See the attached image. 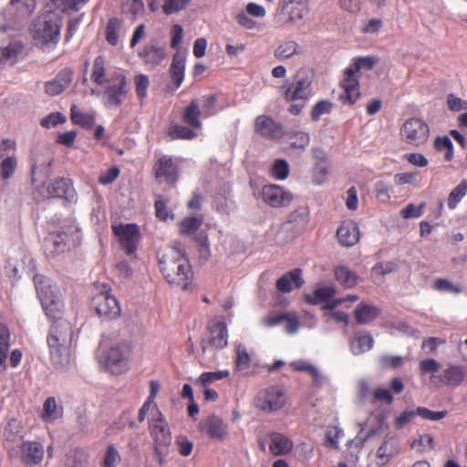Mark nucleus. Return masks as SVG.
<instances>
[{
  "instance_id": "f257e3e1",
  "label": "nucleus",
  "mask_w": 467,
  "mask_h": 467,
  "mask_svg": "<svg viewBox=\"0 0 467 467\" xmlns=\"http://www.w3.org/2000/svg\"><path fill=\"white\" fill-rule=\"evenodd\" d=\"M159 265L163 277L171 285L187 289L192 279L189 260L181 250L168 247L159 253Z\"/></svg>"
},
{
  "instance_id": "f03ea898",
  "label": "nucleus",
  "mask_w": 467,
  "mask_h": 467,
  "mask_svg": "<svg viewBox=\"0 0 467 467\" xmlns=\"http://www.w3.org/2000/svg\"><path fill=\"white\" fill-rule=\"evenodd\" d=\"M56 319L49 330L47 344L53 366L57 369H64L69 364L68 345L72 338V329L67 320L59 317Z\"/></svg>"
},
{
  "instance_id": "7ed1b4c3",
  "label": "nucleus",
  "mask_w": 467,
  "mask_h": 467,
  "mask_svg": "<svg viewBox=\"0 0 467 467\" xmlns=\"http://www.w3.org/2000/svg\"><path fill=\"white\" fill-rule=\"evenodd\" d=\"M62 16L56 11H48L38 16L33 25V36L43 50L57 45L60 39Z\"/></svg>"
},
{
  "instance_id": "20e7f679",
  "label": "nucleus",
  "mask_w": 467,
  "mask_h": 467,
  "mask_svg": "<svg viewBox=\"0 0 467 467\" xmlns=\"http://www.w3.org/2000/svg\"><path fill=\"white\" fill-rule=\"evenodd\" d=\"M311 84V73L306 69H300L296 75L295 81L285 89L284 97L287 102L291 103L288 109L291 114H300L312 93Z\"/></svg>"
},
{
  "instance_id": "39448f33",
  "label": "nucleus",
  "mask_w": 467,
  "mask_h": 467,
  "mask_svg": "<svg viewBox=\"0 0 467 467\" xmlns=\"http://www.w3.org/2000/svg\"><path fill=\"white\" fill-rule=\"evenodd\" d=\"M34 283L37 296L47 316L51 318L58 317L61 314L62 304L52 281L42 275H36L34 276Z\"/></svg>"
},
{
  "instance_id": "423d86ee",
  "label": "nucleus",
  "mask_w": 467,
  "mask_h": 467,
  "mask_svg": "<svg viewBox=\"0 0 467 467\" xmlns=\"http://www.w3.org/2000/svg\"><path fill=\"white\" fill-rule=\"evenodd\" d=\"M132 357V345L128 341H120L111 346L106 352L102 362L105 369L113 375H119L129 369Z\"/></svg>"
},
{
  "instance_id": "0eeeda50",
  "label": "nucleus",
  "mask_w": 467,
  "mask_h": 467,
  "mask_svg": "<svg viewBox=\"0 0 467 467\" xmlns=\"http://www.w3.org/2000/svg\"><path fill=\"white\" fill-rule=\"evenodd\" d=\"M150 435L153 438L154 453L159 464L164 463V459L168 454V447L171 443V435L167 423L160 411H157L156 418L150 421Z\"/></svg>"
},
{
  "instance_id": "6e6552de",
  "label": "nucleus",
  "mask_w": 467,
  "mask_h": 467,
  "mask_svg": "<svg viewBox=\"0 0 467 467\" xmlns=\"http://www.w3.org/2000/svg\"><path fill=\"white\" fill-rule=\"evenodd\" d=\"M228 344L227 326L223 317H215L207 325V335L202 339V352H212L225 348Z\"/></svg>"
},
{
  "instance_id": "1a4fd4ad",
  "label": "nucleus",
  "mask_w": 467,
  "mask_h": 467,
  "mask_svg": "<svg viewBox=\"0 0 467 467\" xmlns=\"http://www.w3.org/2000/svg\"><path fill=\"white\" fill-rule=\"evenodd\" d=\"M309 221V212L307 208H301L294 211L280 227L276 241L284 244L292 241L298 234L305 230Z\"/></svg>"
},
{
  "instance_id": "9d476101",
  "label": "nucleus",
  "mask_w": 467,
  "mask_h": 467,
  "mask_svg": "<svg viewBox=\"0 0 467 467\" xmlns=\"http://www.w3.org/2000/svg\"><path fill=\"white\" fill-rule=\"evenodd\" d=\"M308 14L306 0H280L275 20L281 26L293 25Z\"/></svg>"
},
{
  "instance_id": "9b49d317",
  "label": "nucleus",
  "mask_w": 467,
  "mask_h": 467,
  "mask_svg": "<svg viewBox=\"0 0 467 467\" xmlns=\"http://www.w3.org/2000/svg\"><path fill=\"white\" fill-rule=\"evenodd\" d=\"M429 132L428 125L423 120L416 118L407 119L400 129L402 140L406 143L417 147L427 141Z\"/></svg>"
},
{
  "instance_id": "f8f14e48",
  "label": "nucleus",
  "mask_w": 467,
  "mask_h": 467,
  "mask_svg": "<svg viewBox=\"0 0 467 467\" xmlns=\"http://www.w3.org/2000/svg\"><path fill=\"white\" fill-rule=\"evenodd\" d=\"M76 237H78V229L74 225H69L67 230L51 233L45 239L46 251L51 254L62 253L69 243H75Z\"/></svg>"
},
{
  "instance_id": "ddd939ff",
  "label": "nucleus",
  "mask_w": 467,
  "mask_h": 467,
  "mask_svg": "<svg viewBox=\"0 0 467 467\" xmlns=\"http://www.w3.org/2000/svg\"><path fill=\"white\" fill-rule=\"evenodd\" d=\"M285 404L284 389L278 386H272L261 391L256 397V406L268 411H276Z\"/></svg>"
},
{
  "instance_id": "4468645a",
  "label": "nucleus",
  "mask_w": 467,
  "mask_h": 467,
  "mask_svg": "<svg viewBox=\"0 0 467 467\" xmlns=\"http://www.w3.org/2000/svg\"><path fill=\"white\" fill-rule=\"evenodd\" d=\"M97 314L103 319H116L120 315V306L115 296L108 292H101L92 299Z\"/></svg>"
},
{
  "instance_id": "2eb2a0df",
  "label": "nucleus",
  "mask_w": 467,
  "mask_h": 467,
  "mask_svg": "<svg viewBox=\"0 0 467 467\" xmlns=\"http://www.w3.org/2000/svg\"><path fill=\"white\" fill-rule=\"evenodd\" d=\"M114 234L119 237L122 249L128 255H132L140 241V229L136 224H119L113 226Z\"/></svg>"
},
{
  "instance_id": "dca6fc26",
  "label": "nucleus",
  "mask_w": 467,
  "mask_h": 467,
  "mask_svg": "<svg viewBox=\"0 0 467 467\" xmlns=\"http://www.w3.org/2000/svg\"><path fill=\"white\" fill-rule=\"evenodd\" d=\"M341 86L344 89V93L340 95L339 99L343 104L353 105L359 98V91L357 72L352 67L345 70Z\"/></svg>"
},
{
  "instance_id": "f3484780",
  "label": "nucleus",
  "mask_w": 467,
  "mask_h": 467,
  "mask_svg": "<svg viewBox=\"0 0 467 467\" xmlns=\"http://www.w3.org/2000/svg\"><path fill=\"white\" fill-rule=\"evenodd\" d=\"M262 197L265 203L272 207H283L288 205L292 200L291 192L285 191L282 187L270 184L262 189Z\"/></svg>"
},
{
  "instance_id": "a211bd4d",
  "label": "nucleus",
  "mask_w": 467,
  "mask_h": 467,
  "mask_svg": "<svg viewBox=\"0 0 467 467\" xmlns=\"http://www.w3.org/2000/svg\"><path fill=\"white\" fill-rule=\"evenodd\" d=\"M202 432L214 440L223 441L228 434L227 424L215 416L210 415L200 422Z\"/></svg>"
},
{
  "instance_id": "6ab92c4d",
  "label": "nucleus",
  "mask_w": 467,
  "mask_h": 467,
  "mask_svg": "<svg viewBox=\"0 0 467 467\" xmlns=\"http://www.w3.org/2000/svg\"><path fill=\"white\" fill-rule=\"evenodd\" d=\"M254 129L258 134L267 139H279L284 134L283 127L265 115L256 118Z\"/></svg>"
},
{
  "instance_id": "aec40b11",
  "label": "nucleus",
  "mask_w": 467,
  "mask_h": 467,
  "mask_svg": "<svg viewBox=\"0 0 467 467\" xmlns=\"http://www.w3.org/2000/svg\"><path fill=\"white\" fill-rule=\"evenodd\" d=\"M125 85V78L119 75L116 78V83L109 85L105 89L103 98L107 107H118L122 103L126 94V90L124 89Z\"/></svg>"
},
{
  "instance_id": "412c9836",
  "label": "nucleus",
  "mask_w": 467,
  "mask_h": 467,
  "mask_svg": "<svg viewBox=\"0 0 467 467\" xmlns=\"http://www.w3.org/2000/svg\"><path fill=\"white\" fill-rule=\"evenodd\" d=\"M73 72L71 69L64 68L54 79L47 81L45 91L49 96H57L64 92L72 81Z\"/></svg>"
},
{
  "instance_id": "4be33fe9",
  "label": "nucleus",
  "mask_w": 467,
  "mask_h": 467,
  "mask_svg": "<svg viewBox=\"0 0 467 467\" xmlns=\"http://www.w3.org/2000/svg\"><path fill=\"white\" fill-rule=\"evenodd\" d=\"M47 192L51 197L64 198L67 201H72L75 198V190L71 180L68 178H56L47 186Z\"/></svg>"
},
{
  "instance_id": "5701e85b",
  "label": "nucleus",
  "mask_w": 467,
  "mask_h": 467,
  "mask_svg": "<svg viewBox=\"0 0 467 467\" xmlns=\"http://www.w3.org/2000/svg\"><path fill=\"white\" fill-rule=\"evenodd\" d=\"M337 235L342 245L347 247L353 246L359 240L358 226L353 221L344 222L338 227Z\"/></svg>"
},
{
  "instance_id": "b1692460",
  "label": "nucleus",
  "mask_w": 467,
  "mask_h": 467,
  "mask_svg": "<svg viewBox=\"0 0 467 467\" xmlns=\"http://www.w3.org/2000/svg\"><path fill=\"white\" fill-rule=\"evenodd\" d=\"M23 462L28 465L38 464L44 457L43 446L36 441H25L21 446Z\"/></svg>"
},
{
  "instance_id": "393cba45",
  "label": "nucleus",
  "mask_w": 467,
  "mask_h": 467,
  "mask_svg": "<svg viewBox=\"0 0 467 467\" xmlns=\"http://www.w3.org/2000/svg\"><path fill=\"white\" fill-rule=\"evenodd\" d=\"M304 281L301 277V270L296 268L287 272L276 281V288L279 292L289 293L294 288L301 287Z\"/></svg>"
},
{
  "instance_id": "a878e982",
  "label": "nucleus",
  "mask_w": 467,
  "mask_h": 467,
  "mask_svg": "<svg viewBox=\"0 0 467 467\" xmlns=\"http://www.w3.org/2000/svg\"><path fill=\"white\" fill-rule=\"evenodd\" d=\"M399 453V441L394 436H386L384 441L377 451V459L379 465H384L391 457Z\"/></svg>"
},
{
  "instance_id": "bb28decb",
  "label": "nucleus",
  "mask_w": 467,
  "mask_h": 467,
  "mask_svg": "<svg viewBox=\"0 0 467 467\" xmlns=\"http://www.w3.org/2000/svg\"><path fill=\"white\" fill-rule=\"evenodd\" d=\"M380 315V309L375 305L360 303L354 310V317L358 324L365 325L372 322Z\"/></svg>"
},
{
  "instance_id": "cd10ccee",
  "label": "nucleus",
  "mask_w": 467,
  "mask_h": 467,
  "mask_svg": "<svg viewBox=\"0 0 467 467\" xmlns=\"http://www.w3.org/2000/svg\"><path fill=\"white\" fill-rule=\"evenodd\" d=\"M373 337L368 332H358L349 339V347L354 355H360L373 347Z\"/></svg>"
},
{
  "instance_id": "c85d7f7f",
  "label": "nucleus",
  "mask_w": 467,
  "mask_h": 467,
  "mask_svg": "<svg viewBox=\"0 0 467 467\" xmlns=\"http://www.w3.org/2000/svg\"><path fill=\"white\" fill-rule=\"evenodd\" d=\"M293 448L292 441L281 433L270 434L269 449L274 455H283L289 452Z\"/></svg>"
},
{
  "instance_id": "c756f323",
  "label": "nucleus",
  "mask_w": 467,
  "mask_h": 467,
  "mask_svg": "<svg viewBox=\"0 0 467 467\" xmlns=\"http://www.w3.org/2000/svg\"><path fill=\"white\" fill-rule=\"evenodd\" d=\"M156 176L158 178L163 177L168 183H173L176 181V168L171 158L163 156L159 160Z\"/></svg>"
},
{
  "instance_id": "7c9ffc66",
  "label": "nucleus",
  "mask_w": 467,
  "mask_h": 467,
  "mask_svg": "<svg viewBox=\"0 0 467 467\" xmlns=\"http://www.w3.org/2000/svg\"><path fill=\"white\" fill-rule=\"evenodd\" d=\"M290 367L295 371H305L311 375L313 378V383L317 387H320L323 383V377L320 373L319 369L311 365L309 362L306 360H296L290 364Z\"/></svg>"
},
{
  "instance_id": "2f4dec72",
  "label": "nucleus",
  "mask_w": 467,
  "mask_h": 467,
  "mask_svg": "<svg viewBox=\"0 0 467 467\" xmlns=\"http://www.w3.org/2000/svg\"><path fill=\"white\" fill-rule=\"evenodd\" d=\"M185 58L184 56L176 52L173 56L172 62L170 67L171 77L173 79L176 87H179L184 78Z\"/></svg>"
},
{
  "instance_id": "473e14b6",
  "label": "nucleus",
  "mask_w": 467,
  "mask_h": 467,
  "mask_svg": "<svg viewBox=\"0 0 467 467\" xmlns=\"http://www.w3.org/2000/svg\"><path fill=\"white\" fill-rule=\"evenodd\" d=\"M465 378V371L461 366L450 365L443 371V382L446 385L457 387Z\"/></svg>"
},
{
  "instance_id": "72a5a7b5",
  "label": "nucleus",
  "mask_w": 467,
  "mask_h": 467,
  "mask_svg": "<svg viewBox=\"0 0 467 467\" xmlns=\"http://www.w3.org/2000/svg\"><path fill=\"white\" fill-rule=\"evenodd\" d=\"M335 276L337 281L346 288H351L358 282V275L344 265H339L335 268Z\"/></svg>"
},
{
  "instance_id": "f704fd0d",
  "label": "nucleus",
  "mask_w": 467,
  "mask_h": 467,
  "mask_svg": "<svg viewBox=\"0 0 467 467\" xmlns=\"http://www.w3.org/2000/svg\"><path fill=\"white\" fill-rule=\"evenodd\" d=\"M62 416V409L57 407L54 397L47 398L43 405L42 419L47 422H52Z\"/></svg>"
},
{
  "instance_id": "c9c22d12",
  "label": "nucleus",
  "mask_w": 467,
  "mask_h": 467,
  "mask_svg": "<svg viewBox=\"0 0 467 467\" xmlns=\"http://www.w3.org/2000/svg\"><path fill=\"white\" fill-rule=\"evenodd\" d=\"M88 454L82 449H75L67 454L66 467H88Z\"/></svg>"
},
{
  "instance_id": "e433bc0d",
  "label": "nucleus",
  "mask_w": 467,
  "mask_h": 467,
  "mask_svg": "<svg viewBox=\"0 0 467 467\" xmlns=\"http://www.w3.org/2000/svg\"><path fill=\"white\" fill-rule=\"evenodd\" d=\"M140 56L145 59L146 63L157 65L164 58L165 50L163 47L150 45L140 51Z\"/></svg>"
},
{
  "instance_id": "4c0bfd02",
  "label": "nucleus",
  "mask_w": 467,
  "mask_h": 467,
  "mask_svg": "<svg viewBox=\"0 0 467 467\" xmlns=\"http://www.w3.org/2000/svg\"><path fill=\"white\" fill-rule=\"evenodd\" d=\"M298 48L299 46L296 41H286L275 48L274 56L278 60L288 59L299 53Z\"/></svg>"
},
{
  "instance_id": "58836bf2",
  "label": "nucleus",
  "mask_w": 467,
  "mask_h": 467,
  "mask_svg": "<svg viewBox=\"0 0 467 467\" xmlns=\"http://www.w3.org/2000/svg\"><path fill=\"white\" fill-rule=\"evenodd\" d=\"M22 50L23 46L19 42L10 43L6 47L0 50V63L9 62L14 64Z\"/></svg>"
},
{
  "instance_id": "ea45409f",
  "label": "nucleus",
  "mask_w": 467,
  "mask_h": 467,
  "mask_svg": "<svg viewBox=\"0 0 467 467\" xmlns=\"http://www.w3.org/2000/svg\"><path fill=\"white\" fill-rule=\"evenodd\" d=\"M52 5L63 13L78 12L87 0H50Z\"/></svg>"
},
{
  "instance_id": "a19ab883",
  "label": "nucleus",
  "mask_w": 467,
  "mask_h": 467,
  "mask_svg": "<svg viewBox=\"0 0 467 467\" xmlns=\"http://www.w3.org/2000/svg\"><path fill=\"white\" fill-rule=\"evenodd\" d=\"M105 58L99 56L95 58L92 67L91 79L98 85L105 83Z\"/></svg>"
},
{
  "instance_id": "79ce46f5",
  "label": "nucleus",
  "mask_w": 467,
  "mask_h": 467,
  "mask_svg": "<svg viewBox=\"0 0 467 467\" xmlns=\"http://www.w3.org/2000/svg\"><path fill=\"white\" fill-rule=\"evenodd\" d=\"M467 193V181L463 180L449 194L448 206L450 209H455L460 201Z\"/></svg>"
},
{
  "instance_id": "37998d69",
  "label": "nucleus",
  "mask_w": 467,
  "mask_h": 467,
  "mask_svg": "<svg viewBox=\"0 0 467 467\" xmlns=\"http://www.w3.org/2000/svg\"><path fill=\"white\" fill-rule=\"evenodd\" d=\"M200 109L199 105L196 101L192 100L190 106L186 109L185 113L183 115V119L186 123L193 128H200L201 121L199 120L200 117Z\"/></svg>"
},
{
  "instance_id": "c03bdc74",
  "label": "nucleus",
  "mask_w": 467,
  "mask_h": 467,
  "mask_svg": "<svg viewBox=\"0 0 467 467\" xmlns=\"http://www.w3.org/2000/svg\"><path fill=\"white\" fill-rule=\"evenodd\" d=\"M35 8V0H11L10 2V9L18 11L21 16H30Z\"/></svg>"
},
{
  "instance_id": "a18cd8bd",
  "label": "nucleus",
  "mask_w": 467,
  "mask_h": 467,
  "mask_svg": "<svg viewBox=\"0 0 467 467\" xmlns=\"http://www.w3.org/2000/svg\"><path fill=\"white\" fill-rule=\"evenodd\" d=\"M169 136L175 140V139H186L191 140L197 136L196 132H194L192 130L182 126V125H171L169 129L168 132Z\"/></svg>"
},
{
  "instance_id": "49530a36",
  "label": "nucleus",
  "mask_w": 467,
  "mask_h": 467,
  "mask_svg": "<svg viewBox=\"0 0 467 467\" xmlns=\"http://www.w3.org/2000/svg\"><path fill=\"white\" fill-rule=\"evenodd\" d=\"M71 119L74 123L86 128L92 127L95 122L92 115L82 113L76 106L71 108Z\"/></svg>"
},
{
  "instance_id": "de8ad7c7",
  "label": "nucleus",
  "mask_w": 467,
  "mask_h": 467,
  "mask_svg": "<svg viewBox=\"0 0 467 467\" xmlns=\"http://www.w3.org/2000/svg\"><path fill=\"white\" fill-rule=\"evenodd\" d=\"M335 294V289L331 286H325L317 289L312 296H307L308 302L313 305L319 304L331 298Z\"/></svg>"
},
{
  "instance_id": "09e8293b",
  "label": "nucleus",
  "mask_w": 467,
  "mask_h": 467,
  "mask_svg": "<svg viewBox=\"0 0 467 467\" xmlns=\"http://www.w3.org/2000/svg\"><path fill=\"white\" fill-rule=\"evenodd\" d=\"M17 165L16 156L5 158L0 164L1 178L3 180L9 179L15 172Z\"/></svg>"
},
{
  "instance_id": "8fccbe9b",
  "label": "nucleus",
  "mask_w": 467,
  "mask_h": 467,
  "mask_svg": "<svg viewBox=\"0 0 467 467\" xmlns=\"http://www.w3.org/2000/svg\"><path fill=\"white\" fill-rule=\"evenodd\" d=\"M120 27V22L118 18H111L106 27V38L113 46L117 45L119 40L118 31Z\"/></svg>"
},
{
  "instance_id": "3c124183",
  "label": "nucleus",
  "mask_w": 467,
  "mask_h": 467,
  "mask_svg": "<svg viewBox=\"0 0 467 467\" xmlns=\"http://www.w3.org/2000/svg\"><path fill=\"white\" fill-rule=\"evenodd\" d=\"M191 0H164L162 10L166 15L180 12L185 9Z\"/></svg>"
},
{
  "instance_id": "603ef678",
  "label": "nucleus",
  "mask_w": 467,
  "mask_h": 467,
  "mask_svg": "<svg viewBox=\"0 0 467 467\" xmlns=\"http://www.w3.org/2000/svg\"><path fill=\"white\" fill-rule=\"evenodd\" d=\"M398 269V265L393 262H383L375 265L372 268V274L375 276L383 277L385 275L395 272Z\"/></svg>"
},
{
  "instance_id": "864d4df0",
  "label": "nucleus",
  "mask_w": 467,
  "mask_h": 467,
  "mask_svg": "<svg viewBox=\"0 0 467 467\" xmlns=\"http://www.w3.org/2000/svg\"><path fill=\"white\" fill-rule=\"evenodd\" d=\"M378 59L372 57H358L350 67L358 73L360 69L370 70L377 64Z\"/></svg>"
},
{
  "instance_id": "5fc2aeb1",
  "label": "nucleus",
  "mask_w": 467,
  "mask_h": 467,
  "mask_svg": "<svg viewBox=\"0 0 467 467\" xmlns=\"http://www.w3.org/2000/svg\"><path fill=\"white\" fill-rule=\"evenodd\" d=\"M271 171H272V175L275 178H276L278 180H284L288 176L289 167L285 161L277 160L274 163Z\"/></svg>"
},
{
  "instance_id": "6e6d98bb",
  "label": "nucleus",
  "mask_w": 467,
  "mask_h": 467,
  "mask_svg": "<svg viewBox=\"0 0 467 467\" xmlns=\"http://www.w3.org/2000/svg\"><path fill=\"white\" fill-rule=\"evenodd\" d=\"M120 462V456L117 449L110 445L106 451L102 467H115Z\"/></svg>"
},
{
  "instance_id": "4d7b16f0",
  "label": "nucleus",
  "mask_w": 467,
  "mask_h": 467,
  "mask_svg": "<svg viewBox=\"0 0 467 467\" xmlns=\"http://www.w3.org/2000/svg\"><path fill=\"white\" fill-rule=\"evenodd\" d=\"M424 207V202H421L419 206H415L413 203H410L400 211V215L404 219L419 218L422 214V210Z\"/></svg>"
},
{
  "instance_id": "13d9d810",
  "label": "nucleus",
  "mask_w": 467,
  "mask_h": 467,
  "mask_svg": "<svg viewBox=\"0 0 467 467\" xmlns=\"http://www.w3.org/2000/svg\"><path fill=\"white\" fill-rule=\"evenodd\" d=\"M417 415L420 416L423 419H427L430 420H440L443 419L447 415L446 410L441 411H432L424 407H419L416 410Z\"/></svg>"
},
{
  "instance_id": "bf43d9fd",
  "label": "nucleus",
  "mask_w": 467,
  "mask_h": 467,
  "mask_svg": "<svg viewBox=\"0 0 467 467\" xmlns=\"http://www.w3.org/2000/svg\"><path fill=\"white\" fill-rule=\"evenodd\" d=\"M201 220L196 217L186 218L180 224L181 233L186 234H192L201 226Z\"/></svg>"
},
{
  "instance_id": "052dcab7",
  "label": "nucleus",
  "mask_w": 467,
  "mask_h": 467,
  "mask_svg": "<svg viewBox=\"0 0 467 467\" xmlns=\"http://www.w3.org/2000/svg\"><path fill=\"white\" fill-rule=\"evenodd\" d=\"M403 358L400 356H389V355H384L380 357L379 363L381 367L386 368H396L403 364Z\"/></svg>"
},
{
  "instance_id": "680f3d73",
  "label": "nucleus",
  "mask_w": 467,
  "mask_h": 467,
  "mask_svg": "<svg viewBox=\"0 0 467 467\" xmlns=\"http://www.w3.org/2000/svg\"><path fill=\"white\" fill-rule=\"evenodd\" d=\"M229 375L227 370L216 371V372H204L197 379V382H201L202 385H206L214 380L222 379Z\"/></svg>"
},
{
  "instance_id": "e2e57ef3",
  "label": "nucleus",
  "mask_w": 467,
  "mask_h": 467,
  "mask_svg": "<svg viewBox=\"0 0 467 467\" xmlns=\"http://www.w3.org/2000/svg\"><path fill=\"white\" fill-rule=\"evenodd\" d=\"M434 288L439 291H446L453 294H458L461 292V288L458 285L443 278L435 280Z\"/></svg>"
},
{
  "instance_id": "0e129e2a",
  "label": "nucleus",
  "mask_w": 467,
  "mask_h": 467,
  "mask_svg": "<svg viewBox=\"0 0 467 467\" xmlns=\"http://www.w3.org/2000/svg\"><path fill=\"white\" fill-rule=\"evenodd\" d=\"M66 117L59 112L51 113L41 119V126L45 128L55 127L57 124L64 123Z\"/></svg>"
},
{
  "instance_id": "69168bd1",
  "label": "nucleus",
  "mask_w": 467,
  "mask_h": 467,
  "mask_svg": "<svg viewBox=\"0 0 467 467\" xmlns=\"http://www.w3.org/2000/svg\"><path fill=\"white\" fill-rule=\"evenodd\" d=\"M136 83V93L140 99H143L146 97L147 89L150 84L149 78L145 75H140L135 78Z\"/></svg>"
},
{
  "instance_id": "338daca9",
  "label": "nucleus",
  "mask_w": 467,
  "mask_h": 467,
  "mask_svg": "<svg viewBox=\"0 0 467 467\" xmlns=\"http://www.w3.org/2000/svg\"><path fill=\"white\" fill-rule=\"evenodd\" d=\"M331 103L326 100H322L315 105L311 111V118L313 120H317L323 114L330 112Z\"/></svg>"
},
{
  "instance_id": "774afa93",
  "label": "nucleus",
  "mask_w": 467,
  "mask_h": 467,
  "mask_svg": "<svg viewBox=\"0 0 467 467\" xmlns=\"http://www.w3.org/2000/svg\"><path fill=\"white\" fill-rule=\"evenodd\" d=\"M447 105L452 111H460L467 109V101L457 98L453 94H449L447 96Z\"/></svg>"
}]
</instances>
